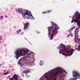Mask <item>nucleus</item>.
<instances>
[{"instance_id": "obj_6", "label": "nucleus", "mask_w": 80, "mask_h": 80, "mask_svg": "<svg viewBox=\"0 0 80 80\" xmlns=\"http://www.w3.org/2000/svg\"><path fill=\"white\" fill-rule=\"evenodd\" d=\"M73 22L77 23L78 26L80 28V13L78 11L75 12L74 15L72 17L71 23Z\"/></svg>"}, {"instance_id": "obj_11", "label": "nucleus", "mask_w": 80, "mask_h": 80, "mask_svg": "<svg viewBox=\"0 0 80 80\" xmlns=\"http://www.w3.org/2000/svg\"><path fill=\"white\" fill-rule=\"evenodd\" d=\"M39 65H40V66H42V65H43L44 64L43 61L41 60L39 62Z\"/></svg>"}, {"instance_id": "obj_14", "label": "nucleus", "mask_w": 80, "mask_h": 80, "mask_svg": "<svg viewBox=\"0 0 80 80\" xmlns=\"http://www.w3.org/2000/svg\"><path fill=\"white\" fill-rule=\"evenodd\" d=\"M20 32L21 31L20 30H19L17 32V34H19V33H20Z\"/></svg>"}, {"instance_id": "obj_10", "label": "nucleus", "mask_w": 80, "mask_h": 80, "mask_svg": "<svg viewBox=\"0 0 80 80\" xmlns=\"http://www.w3.org/2000/svg\"><path fill=\"white\" fill-rule=\"evenodd\" d=\"M23 58H22L20 59L19 61L18 62V65H22V61H23Z\"/></svg>"}, {"instance_id": "obj_15", "label": "nucleus", "mask_w": 80, "mask_h": 80, "mask_svg": "<svg viewBox=\"0 0 80 80\" xmlns=\"http://www.w3.org/2000/svg\"><path fill=\"white\" fill-rule=\"evenodd\" d=\"M70 36H71V37H73V35H72V33H71L69 34V35H68V36L67 37H70Z\"/></svg>"}, {"instance_id": "obj_4", "label": "nucleus", "mask_w": 80, "mask_h": 80, "mask_svg": "<svg viewBox=\"0 0 80 80\" xmlns=\"http://www.w3.org/2000/svg\"><path fill=\"white\" fill-rule=\"evenodd\" d=\"M19 13H21L22 16L24 19H31L35 20V18L33 17L30 11L27 9H23L22 8H18L16 10Z\"/></svg>"}, {"instance_id": "obj_3", "label": "nucleus", "mask_w": 80, "mask_h": 80, "mask_svg": "<svg viewBox=\"0 0 80 80\" xmlns=\"http://www.w3.org/2000/svg\"><path fill=\"white\" fill-rule=\"evenodd\" d=\"M52 26L48 27V35L49 38V40H53L55 35H57L58 33V30L60 29V27L57 24L51 21Z\"/></svg>"}, {"instance_id": "obj_9", "label": "nucleus", "mask_w": 80, "mask_h": 80, "mask_svg": "<svg viewBox=\"0 0 80 80\" xmlns=\"http://www.w3.org/2000/svg\"><path fill=\"white\" fill-rule=\"evenodd\" d=\"M29 26V23L27 22L24 24V30H27Z\"/></svg>"}, {"instance_id": "obj_5", "label": "nucleus", "mask_w": 80, "mask_h": 80, "mask_svg": "<svg viewBox=\"0 0 80 80\" xmlns=\"http://www.w3.org/2000/svg\"><path fill=\"white\" fill-rule=\"evenodd\" d=\"M32 53V52L29 51L28 49L23 48L18 49L15 52V54L16 59H18L21 56H25L26 55H30Z\"/></svg>"}, {"instance_id": "obj_20", "label": "nucleus", "mask_w": 80, "mask_h": 80, "mask_svg": "<svg viewBox=\"0 0 80 80\" xmlns=\"http://www.w3.org/2000/svg\"><path fill=\"white\" fill-rule=\"evenodd\" d=\"M23 33H24L23 32H22V33H20V35H23Z\"/></svg>"}, {"instance_id": "obj_16", "label": "nucleus", "mask_w": 80, "mask_h": 80, "mask_svg": "<svg viewBox=\"0 0 80 80\" xmlns=\"http://www.w3.org/2000/svg\"><path fill=\"white\" fill-rule=\"evenodd\" d=\"M8 73V72L7 71V72L4 73V75H7Z\"/></svg>"}, {"instance_id": "obj_17", "label": "nucleus", "mask_w": 80, "mask_h": 80, "mask_svg": "<svg viewBox=\"0 0 80 80\" xmlns=\"http://www.w3.org/2000/svg\"><path fill=\"white\" fill-rule=\"evenodd\" d=\"M3 18V16H0V19H2Z\"/></svg>"}, {"instance_id": "obj_12", "label": "nucleus", "mask_w": 80, "mask_h": 80, "mask_svg": "<svg viewBox=\"0 0 80 80\" xmlns=\"http://www.w3.org/2000/svg\"><path fill=\"white\" fill-rule=\"evenodd\" d=\"M51 11H48L47 12H42V14H44V13H50Z\"/></svg>"}, {"instance_id": "obj_18", "label": "nucleus", "mask_w": 80, "mask_h": 80, "mask_svg": "<svg viewBox=\"0 0 80 80\" xmlns=\"http://www.w3.org/2000/svg\"><path fill=\"white\" fill-rule=\"evenodd\" d=\"M75 28V27H73L71 29H72V30H73V29H74V28Z\"/></svg>"}, {"instance_id": "obj_2", "label": "nucleus", "mask_w": 80, "mask_h": 80, "mask_svg": "<svg viewBox=\"0 0 80 80\" xmlns=\"http://www.w3.org/2000/svg\"><path fill=\"white\" fill-rule=\"evenodd\" d=\"M66 47L67 49L65 48V45L62 43L60 44V46H58L57 48L59 49V54L63 53L62 55L64 56L70 57L74 53L75 50L71 48L70 45L66 46Z\"/></svg>"}, {"instance_id": "obj_1", "label": "nucleus", "mask_w": 80, "mask_h": 80, "mask_svg": "<svg viewBox=\"0 0 80 80\" xmlns=\"http://www.w3.org/2000/svg\"><path fill=\"white\" fill-rule=\"evenodd\" d=\"M59 74L60 75L59 77V80H64L67 72L62 68L58 67L49 71L44 74L43 76L47 80H57L56 78H53Z\"/></svg>"}, {"instance_id": "obj_22", "label": "nucleus", "mask_w": 80, "mask_h": 80, "mask_svg": "<svg viewBox=\"0 0 80 80\" xmlns=\"http://www.w3.org/2000/svg\"><path fill=\"white\" fill-rule=\"evenodd\" d=\"M6 17H7V16H6Z\"/></svg>"}, {"instance_id": "obj_8", "label": "nucleus", "mask_w": 80, "mask_h": 80, "mask_svg": "<svg viewBox=\"0 0 80 80\" xmlns=\"http://www.w3.org/2000/svg\"><path fill=\"white\" fill-rule=\"evenodd\" d=\"M18 76L16 74H14L13 75V76L12 78L8 77L7 79H9L10 80H22V79H18Z\"/></svg>"}, {"instance_id": "obj_19", "label": "nucleus", "mask_w": 80, "mask_h": 80, "mask_svg": "<svg viewBox=\"0 0 80 80\" xmlns=\"http://www.w3.org/2000/svg\"><path fill=\"white\" fill-rule=\"evenodd\" d=\"M2 39V36H0V40H1Z\"/></svg>"}, {"instance_id": "obj_21", "label": "nucleus", "mask_w": 80, "mask_h": 80, "mask_svg": "<svg viewBox=\"0 0 80 80\" xmlns=\"http://www.w3.org/2000/svg\"><path fill=\"white\" fill-rule=\"evenodd\" d=\"M37 33H39V32H37Z\"/></svg>"}, {"instance_id": "obj_23", "label": "nucleus", "mask_w": 80, "mask_h": 80, "mask_svg": "<svg viewBox=\"0 0 80 80\" xmlns=\"http://www.w3.org/2000/svg\"><path fill=\"white\" fill-rule=\"evenodd\" d=\"M27 77H28V76H27Z\"/></svg>"}, {"instance_id": "obj_13", "label": "nucleus", "mask_w": 80, "mask_h": 80, "mask_svg": "<svg viewBox=\"0 0 80 80\" xmlns=\"http://www.w3.org/2000/svg\"><path fill=\"white\" fill-rule=\"evenodd\" d=\"M29 72H30V71L28 70L23 71V73H28Z\"/></svg>"}, {"instance_id": "obj_7", "label": "nucleus", "mask_w": 80, "mask_h": 80, "mask_svg": "<svg viewBox=\"0 0 80 80\" xmlns=\"http://www.w3.org/2000/svg\"><path fill=\"white\" fill-rule=\"evenodd\" d=\"M35 60V59L34 58H32V62L28 61H27L24 62L25 65H28L29 66H32V64L33 63V62Z\"/></svg>"}]
</instances>
